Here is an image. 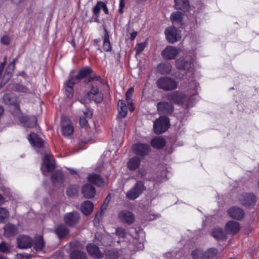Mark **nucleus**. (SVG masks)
Listing matches in <instances>:
<instances>
[{
  "label": "nucleus",
  "instance_id": "nucleus-1",
  "mask_svg": "<svg viewBox=\"0 0 259 259\" xmlns=\"http://www.w3.org/2000/svg\"><path fill=\"white\" fill-rule=\"evenodd\" d=\"M157 87L164 91H170L176 89L178 82L174 78L168 76H162L156 81Z\"/></svg>",
  "mask_w": 259,
  "mask_h": 259
},
{
  "label": "nucleus",
  "instance_id": "nucleus-2",
  "mask_svg": "<svg viewBox=\"0 0 259 259\" xmlns=\"http://www.w3.org/2000/svg\"><path fill=\"white\" fill-rule=\"evenodd\" d=\"M146 189L144 182L138 181L134 186L126 193V197L129 200H135L138 198L146 190Z\"/></svg>",
  "mask_w": 259,
  "mask_h": 259
},
{
  "label": "nucleus",
  "instance_id": "nucleus-3",
  "mask_svg": "<svg viewBox=\"0 0 259 259\" xmlns=\"http://www.w3.org/2000/svg\"><path fill=\"white\" fill-rule=\"evenodd\" d=\"M169 126L168 118L165 116H161L154 122L153 130L155 134H161L167 131Z\"/></svg>",
  "mask_w": 259,
  "mask_h": 259
},
{
  "label": "nucleus",
  "instance_id": "nucleus-4",
  "mask_svg": "<svg viewBox=\"0 0 259 259\" xmlns=\"http://www.w3.org/2000/svg\"><path fill=\"white\" fill-rule=\"evenodd\" d=\"M217 254V250L215 248H209L206 251L196 249L192 251V256L193 259H213Z\"/></svg>",
  "mask_w": 259,
  "mask_h": 259
},
{
  "label": "nucleus",
  "instance_id": "nucleus-5",
  "mask_svg": "<svg viewBox=\"0 0 259 259\" xmlns=\"http://www.w3.org/2000/svg\"><path fill=\"white\" fill-rule=\"evenodd\" d=\"M165 34L167 41L173 44L181 39L180 31L175 27L170 26L165 30Z\"/></svg>",
  "mask_w": 259,
  "mask_h": 259
},
{
  "label": "nucleus",
  "instance_id": "nucleus-6",
  "mask_svg": "<svg viewBox=\"0 0 259 259\" xmlns=\"http://www.w3.org/2000/svg\"><path fill=\"white\" fill-rule=\"evenodd\" d=\"M3 100L5 104L11 106L10 110L11 112L14 110L13 114L16 115L19 113V104L10 94H5L3 97Z\"/></svg>",
  "mask_w": 259,
  "mask_h": 259
},
{
  "label": "nucleus",
  "instance_id": "nucleus-7",
  "mask_svg": "<svg viewBox=\"0 0 259 259\" xmlns=\"http://www.w3.org/2000/svg\"><path fill=\"white\" fill-rule=\"evenodd\" d=\"M238 200L245 207L253 206L256 203V197L252 193H244L241 195Z\"/></svg>",
  "mask_w": 259,
  "mask_h": 259
},
{
  "label": "nucleus",
  "instance_id": "nucleus-8",
  "mask_svg": "<svg viewBox=\"0 0 259 259\" xmlns=\"http://www.w3.org/2000/svg\"><path fill=\"white\" fill-rule=\"evenodd\" d=\"M79 214L76 211L66 213L64 216V221L66 225L70 227L76 225L79 222Z\"/></svg>",
  "mask_w": 259,
  "mask_h": 259
},
{
  "label": "nucleus",
  "instance_id": "nucleus-9",
  "mask_svg": "<svg viewBox=\"0 0 259 259\" xmlns=\"http://www.w3.org/2000/svg\"><path fill=\"white\" fill-rule=\"evenodd\" d=\"M134 152L140 156H144L149 153L151 150L150 146L145 143H138L133 145Z\"/></svg>",
  "mask_w": 259,
  "mask_h": 259
},
{
  "label": "nucleus",
  "instance_id": "nucleus-10",
  "mask_svg": "<svg viewBox=\"0 0 259 259\" xmlns=\"http://www.w3.org/2000/svg\"><path fill=\"white\" fill-rule=\"evenodd\" d=\"M158 112L160 114H170L174 111V107L171 104L163 101L157 104Z\"/></svg>",
  "mask_w": 259,
  "mask_h": 259
},
{
  "label": "nucleus",
  "instance_id": "nucleus-11",
  "mask_svg": "<svg viewBox=\"0 0 259 259\" xmlns=\"http://www.w3.org/2000/svg\"><path fill=\"white\" fill-rule=\"evenodd\" d=\"M17 246L21 249H26L31 247L33 240L31 238L26 235L19 236L17 239Z\"/></svg>",
  "mask_w": 259,
  "mask_h": 259
},
{
  "label": "nucleus",
  "instance_id": "nucleus-12",
  "mask_svg": "<svg viewBox=\"0 0 259 259\" xmlns=\"http://www.w3.org/2000/svg\"><path fill=\"white\" fill-rule=\"evenodd\" d=\"M179 53V50L172 46H168L161 52L162 57L167 60L174 59Z\"/></svg>",
  "mask_w": 259,
  "mask_h": 259
},
{
  "label": "nucleus",
  "instance_id": "nucleus-13",
  "mask_svg": "<svg viewBox=\"0 0 259 259\" xmlns=\"http://www.w3.org/2000/svg\"><path fill=\"white\" fill-rule=\"evenodd\" d=\"M176 66L179 69L187 70L190 72L191 75L193 74V65L191 62L179 59L176 61Z\"/></svg>",
  "mask_w": 259,
  "mask_h": 259
},
{
  "label": "nucleus",
  "instance_id": "nucleus-14",
  "mask_svg": "<svg viewBox=\"0 0 259 259\" xmlns=\"http://www.w3.org/2000/svg\"><path fill=\"white\" fill-rule=\"evenodd\" d=\"M185 97V94L178 91L169 93L166 95V99L168 100L178 104L183 103Z\"/></svg>",
  "mask_w": 259,
  "mask_h": 259
},
{
  "label": "nucleus",
  "instance_id": "nucleus-15",
  "mask_svg": "<svg viewBox=\"0 0 259 259\" xmlns=\"http://www.w3.org/2000/svg\"><path fill=\"white\" fill-rule=\"evenodd\" d=\"M228 214L232 218L240 220L243 218L245 213L240 208L238 207H232L227 210Z\"/></svg>",
  "mask_w": 259,
  "mask_h": 259
},
{
  "label": "nucleus",
  "instance_id": "nucleus-16",
  "mask_svg": "<svg viewBox=\"0 0 259 259\" xmlns=\"http://www.w3.org/2000/svg\"><path fill=\"white\" fill-rule=\"evenodd\" d=\"M96 191L95 187L91 184H87L81 188V193L86 199L93 198L96 195Z\"/></svg>",
  "mask_w": 259,
  "mask_h": 259
},
{
  "label": "nucleus",
  "instance_id": "nucleus-17",
  "mask_svg": "<svg viewBox=\"0 0 259 259\" xmlns=\"http://www.w3.org/2000/svg\"><path fill=\"white\" fill-rule=\"evenodd\" d=\"M62 132L64 136H68L72 134L73 127L70 124L69 121L67 117H62Z\"/></svg>",
  "mask_w": 259,
  "mask_h": 259
},
{
  "label": "nucleus",
  "instance_id": "nucleus-18",
  "mask_svg": "<svg viewBox=\"0 0 259 259\" xmlns=\"http://www.w3.org/2000/svg\"><path fill=\"white\" fill-rule=\"evenodd\" d=\"M44 165L48 172H51L55 168V162L52 155L46 154L44 159Z\"/></svg>",
  "mask_w": 259,
  "mask_h": 259
},
{
  "label": "nucleus",
  "instance_id": "nucleus-19",
  "mask_svg": "<svg viewBox=\"0 0 259 259\" xmlns=\"http://www.w3.org/2000/svg\"><path fill=\"white\" fill-rule=\"evenodd\" d=\"M118 217L122 222L131 225L133 223L134 221V216L133 214L127 210H123L118 214Z\"/></svg>",
  "mask_w": 259,
  "mask_h": 259
},
{
  "label": "nucleus",
  "instance_id": "nucleus-20",
  "mask_svg": "<svg viewBox=\"0 0 259 259\" xmlns=\"http://www.w3.org/2000/svg\"><path fill=\"white\" fill-rule=\"evenodd\" d=\"M87 249L89 254L94 258H100L103 256L102 253L100 251L98 247L94 244H88Z\"/></svg>",
  "mask_w": 259,
  "mask_h": 259
},
{
  "label": "nucleus",
  "instance_id": "nucleus-21",
  "mask_svg": "<svg viewBox=\"0 0 259 259\" xmlns=\"http://www.w3.org/2000/svg\"><path fill=\"white\" fill-rule=\"evenodd\" d=\"M225 230L228 233L235 234L240 230V225L238 222L230 221L226 224Z\"/></svg>",
  "mask_w": 259,
  "mask_h": 259
},
{
  "label": "nucleus",
  "instance_id": "nucleus-22",
  "mask_svg": "<svg viewBox=\"0 0 259 259\" xmlns=\"http://www.w3.org/2000/svg\"><path fill=\"white\" fill-rule=\"evenodd\" d=\"M4 235L7 237L14 236L18 233V228L11 224H8L4 227Z\"/></svg>",
  "mask_w": 259,
  "mask_h": 259
},
{
  "label": "nucleus",
  "instance_id": "nucleus-23",
  "mask_svg": "<svg viewBox=\"0 0 259 259\" xmlns=\"http://www.w3.org/2000/svg\"><path fill=\"white\" fill-rule=\"evenodd\" d=\"M32 245L33 248L36 251H40L45 246V242L42 236L40 235L35 236L33 239Z\"/></svg>",
  "mask_w": 259,
  "mask_h": 259
},
{
  "label": "nucleus",
  "instance_id": "nucleus-24",
  "mask_svg": "<svg viewBox=\"0 0 259 259\" xmlns=\"http://www.w3.org/2000/svg\"><path fill=\"white\" fill-rule=\"evenodd\" d=\"M28 140L30 143L35 147L41 148L43 146V140L34 133H31L29 134Z\"/></svg>",
  "mask_w": 259,
  "mask_h": 259
},
{
  "label": "nucleus",
  "instance_id": "nucleus-25",
  "mask_svg": "<svg viewBox=\"0 0 259 259\" xmlns=\"http://www.w3.org/2000/svg\"><path fill=\"white\" fill-rule=\"evenodd\" d=\"M88 181L96 185L97 186L102 187L104 186V181L102 177L98 174H92L88 177Z\"/></svg>",
  "mask_w": 259,
  "mask_h": 259
},
{
  "label": "nucleus",
  "instance_id": "nucleus-26",
  "mask_svg": "<svg viewBox=\"0 0 259 259\" xmlns=\"http://www.w3.org/2000/svg\"><path fill=\"white\" fill-rule=\"evenodd\" d=\"M20 121L22 122H25V125L27 127L32 128L37 125V120L35 116L28 117L27 116H22L19 118Z\"/></svg>",
  "mask_w": 259,
  "mask_h": 259
},
{
  "label": "nucleus",
  "instance_id": "nucleus-27",
  "mask_svg": "<svg viewBox=\"0 0 259 259\" xmlns=\"http://www.w3.org/2000/svg\"><path fill=\"white\" fill-rule=\"evenodd\" d=\"M93 203L89 200L85 201L80 206L81 212L86 215H90L93 211Z\"/></svg>",
  "mask_w": 259,
  "mask_h": 259
},
{
  "label": "nucleus",
  "instance_id": "nucleus-28",
  "mask_svg": "<svg viewBox=\"0 0 259 259\" xmlns=\"http://www.w3.org/2000/svg\"><path fill=\"white\" fill-rule=\"evenodd\" d=\"M52 182L55 186L62 184L64 180V176L60 171H55L51 177Z\"/></svg>",
  "mask_w": 259,
  "mask_h": 259
},
{
  "label": "nucleus",
  "instance_id": "nucleus-29",
  "mask_svg": "<svg viewBox=\"0 0 259 259\" xmlns=\"http://www.w3.org/2000/svg\"><path fill=\"white\" fill-rule=\"evenodd\" d=\"M151 145L154 148L160 149L165 146V141L161 137H156L152 139Z\"/></svg>",
  "mask_w": 259,
  "mask_h": 259
},
{
  "label": "nucleus",
  "instance_id": "nucleus-30",
  "mask_svg": "<svg viewBox=\"0 0 259 259\" xmlns=\"http://www.w3.org/2000/svg\"><path fill=\"white\" fill-rule=\"evenodd\" d=\"M157 69L161 74H168L171 72L172 66L169 63H161L157 66Z\"/></svg>",
  "mask_w": 259,
  "mask_h": 259
},
{
  "label": "nucleus",
  "instance_id": "nucleus-31",
  "mask_svg": "<svg viewBox=\"0 0 259 259\" xmlns=\"http://www.w3.org/2000/svg\"><path fill=\"white\" fill-rule=\"evenodd\" d=\"M15 61L16 59H14L13 61L8 65L4 76L3 79L4 81H7L11 78L15 68Z\"/></svg>",
  "mask_w": 259,
  "mask_h": 259
},
{
  "label": "nucleus",
  "instance_id": "nucleus-32",
  "mask_svg": "<svg viewBox=\"0 0 259 259\" xmlns=\"http://www.w3.org/2000/svg\"><path fill=\"white\" fill-rule=\"evenodd\" d=\"M140 164V159L138 157H133L127 163V167L131 170L136 169Z\"/></svg>",
  "mask_w": 259,
  "mask_h": 259
},
{
  "label": "nucleus",
  "instance_id": "nucleus-33",
  "mask_svg": "<svg viewBox=\"0 0 259 259\" xmlns=\"http://www.w3.org/2000/svg\"><path fill=\"white\" fill-rule=\"evenodd\" d=\"M105 34L103 38V49L106 52H110L112 47L109 40V35L106 29L104 28Z\"/></svg>",
  "mask_w": 259,
  "mask_h": 259
},
{
  "label": "nucleus",
  "instance_id": "nucleus-34",
  "mask_svg": "<svg viewBox=\"0 0 259 259\" xmlns=\"http://www.w3.org/2000/svg\"><path fill=\"white\" fill-rule=\"evenodd\" d=\"M92 71V69L89 67L84 68L81 69L79 71L78 73L75 76L76 79L79 81L81 79L91 74Z\"/></svg>",
  "mask_w": 259,
  "mask_h": 259
},
{
  "label": "nucleus",
  "instance_id": "nucleus-35",
  "mask_svg": "<svg viewBox=\"0 0 259 259\" xmlns=\"http://www.w3.org/2000/svg\"><path fill=\"white\" fill-rule=\"evenodd\" d=\"M118 116L121 118H124L127 114V107L122 100H119L118 102Z\"/></svg>",
  "mask_w": 259,
  "mask_h": 259
},
{
  "label": "nucleus",
  "instance_id": "nucleus-36",
  "mask_svg": "<svg viewBox=\"0 0 259 259\" xmlns=\"http://www.w3.org/2000/svg\"><path fill=\"white\" fill-rule=\"evenodd\" d=\"M211 234L214 238L218 240H224L226 238V236L222 228H214L212 230Z\"/></svg>",
  "mask_w": 259,
  "mask_h": 259
},
{
  "label": "nucleus",
  "instance_id": "nucleus-37",
  "mask_svg": "<svg viewBox=\"0 0 259 259\" xmlns=\"http://www.w3.org/2000/svg\"><path fill=\"white\" fill-rule=\"evenodd\" d=\"M55 232L59 238H62L68 233V230L64 225H60L55 229Z\"/></svg>",
  "mask_w": 259,
  "mask_h": 259
},
{
  "label": "nucleus",
  "instance_id": "nucleus-38",
  "mask_svg": "<svg viewBox=\"0 0 259 259\" xmlns=\"http://www.w3.org/2000/svg\"><path fill=\"white\" fill-rule=\"evenodd\" d=\"M176 9L183 11H187L189 7L188 0H175Z\"/></svg>",
  "mask_w": 259,
  "mask_h": 259
},
{
  "label": "nucleus",
  "instance_id": "nucleus-39",
  "mask_svg": "<svg viewBox=\"0 0 259 259\" xmlns=\"http://www.w3.org/2000/svg\"><path fill=\"white\" fill-rule=\"evenodd\" d=\"M70 259H87L85 252L77 250H73L70 255Z\"/></svg>",
  "mask_w": 259,
  "mask_h": 259
},
{
  "label": "nucleus",
  "instance_id": "nucleus-40",
  "mask_svg": "<svg viewBox=\"0 0 259 259\" xmlns=\"http://www.w3.org/2000/svg\"><path fill=\"white\" fill-rule=\"evenodd\" d=\"M9 213L8 210L4 207H0V223H3L9 218Z\"/></svg>",
  "mask_w": 259,
  "mask_h": 259
},
{
  "label": "nucleus",
  "instance_id": "nucleus-41",
  "mask_svg": "<svg viewBox=\"0 0 259 259\" xmlns=\"http://www.w3.org/2000/svg\"><path fill=\"white\" fill-rule=\"evenodd\" d=\"M78 188L76 186H70L66 190V194L69 197H73L77 195Z\"/></svg>",
  "mask_w": 259,
  "mask_h": 259
},
{
  "label": "nucleus",
  "instance_id": "nucleus-42",
  "mask_svg": "<svg viewBox=\"0 0 259 259\" xmlns=\"http://www.w3.org/2000/svg\"><path fill=\"white\" fill-rule=\"evenodd\" d=\"M78 82V80L76 79L75 76L69 79L66 83V91L69 90V92L71 93L73 85Z\"/></svg>",
  "mask_w": 259,
  "mask_h": 259
},
{
  "label": "nucleus",
  "instance_id": "nucleus-43",
  "mask_svg": "<svg viewBox=\"0 0 259 259\" xmlns=\"http://www.w3.org/2000/svg\"><path fill=\"white\" fill-rule=\"evenodd\" d=\"M170 19L173 23L181 22L182 20V14L179 12L172 13Z\"/></svg>",
  "mask_w": 259,
  "mask_h": 259
},
{
  "label": "nucleus",
  "instance_id": "nucleus-44",
  "mask_svg": "<svg viewBox=\"0 0 259 259\" xmlns=\"http://www.w3.org/2000/svg\"><path fill=\"white\" fill-rule=\"evenodd\" d=\"M100 93L99 91V89L97 86H95L92 85L91 87V91L88 93L87 96L90 101L92 100V97L94 95H97V94Z\"/></svg>",
  "mask_w": 259,
  "mask_h": 259
},
{
  "label": "nucleus",
  "instance_id": "nucleus-45",
  "mask_svg": "<svg viewBox=\"0 0 259 259\" xmlns=\"http://www.w3.org/2000/svg\"><path fill=\"white\" fill-rule=\"evenodd\" d=\"M105 254L109 259H116L118 257V253L115 250L106 251Z\"/></svg>",
  "mask_w": 259,
  "mask_h": 259
},
{
  "label": "nucleus",
  "instance_id": "nucleus-46",
  "mask_svg": "<svg viewBox=\"0 0 259 259\" xmlns=\"http://www.w3.org/2000/svg\"><path fill=\"white\" fill-rule=\"evenodd\" d=\"M92 100H93L96 103H101L103 100V94L101 92H100L97 94V95H93L92 97Z\"/></svg>",
  "mask_w": 259,
  "mask_h": 259
},
{
  "label": "nucleus",
  "instance_id": "nucleus-47",
  "mask_svg": "<svg viewBox=\"0 0 259 259\" xmlns=\"http://www.w3.org/2000/svg\"><path fill=\"white\" fill-rule=\"evenodd\" d=\"M102 2H98L95 6L94 7L93 12L96 17H98L99 15V13L102 9Z\"/></svg>",
  "mask_w": 259,
  "mask_h": 259
},
{
  "label": "nucleus",
  "instance_id": "nucleus-48",
  "mask_svg": "<svg viewBox=\"0 0 259 259\" xmlns=\"http://www.w3.org/2000/svg\"><path fill=\"white\" fill-rule=\"evenodd\" d=\"M17 90L20 92H22L26 94L32 93L34 92L33 90H29L27 88L21 85H18Z\"/></svg>",
  "mask_w": 259,
  "mask_h": 259
},
{
  "label": "nucleus",
  "instance_id": "nucleus-49",
  "mask_svg": "<svg viewBox=\"0 0 259 259\" xmlns=\"http://www.w3.org/2000/svg\"><path fill=\"white\" fill-rule=\"evenodd\" d=\"M94 80L98 81L101 84L103 83V80L101 78V77L100 76L97 75L96 74H94L92 76L88 78V81L85 80V81L87 83H89V82L93 81Z\"/></svg>",
  "mask_w": 259,
  "mask_h": 259
},
{
  "label": "nucleus",
  "instance_id": "nucleus-50",
  "mask_svg": "<svg viewBox=\"0 0 259 259\" xmlns=\"http://www.w3.org/2000/svg\"><path fill=\"white\" fill-rule=\"evenodd\" d=\"M0 251L8 253L10 251V246L5 242H2L0 244Z\"/></svg>",
  "mask_w": 259,
  "mask_h": 259
},
{
  "label": "nucleus",
  "instance_id": "nucleus-51",
  "mask_svg": "<svg viewBox=\"0 0 259 259\" xmlns=\"http://www.w3.org/2000/svg\"><path fill=\"white\" fill-rule=\"evenodd\" d=\"M134 92V89L133 88H130L126 93V99L127 103L131 104L132 103L131 97Z\"/></svg>",
  "mask_w": 259,
  "mask_h": 259
},
{
  "label": "nucleus",
  "instance_id": "nucleus-52",
  "mask_svg": "<svg viewBox=\"0 0 259 259\" xmlns=\"http://www.w3.org/2000/svg\"><path fill=\"white\" fill-rule=\"evenodd\" d=\"M116 234L120 237L124 238L125 236V230L121 228H118L116 229Z\"/></svg>",
  "mask_w": 259,
  "mask_h": 259
},
{
  "label": "nucleus",
  "instance_id": "nucleus-53",
  "mask_svg": "<svg viewBox=\"0 0 259 259\" xmlns=\"http://www.w3.org/2000/svg\"><path fill=\"white\" fill-rule=\"evenodd\" d=\"M145 47L146 45L144 43L138 44L136 47L137 54L141 53L144 50Z\"/></svg>",
  "mask_w": 259,
  "mask_h": 259
},
{
  "label": "nucleus",
  "instance_id": "nucleus-54",
  "mask_svg": "<svg viewBox=\"0 0 259 259\" xmlns=\"http://www.w3.org/2000/svg\"><path fill=\"white\" fill-rule=\"evenodd\" d=\"M10 41H11L10 37L9 36L6 35L3 36L1 39V42L3 44L5 45H9Z\"/></svg>",
  "mask_w": 259,
  "mask_h": 259
},
{
  "label": "nucleus",
  "instance_id": "nucleus-55",
  "mask_svg": "<svg viewBox=\"0 0 259 259\" xmlns=\"http://www.w3.org/2000/svg\"><path fill=\"white\" fill-rule=\"evenodd\" d=\"M79 124L82 127H85L88 125V122L87 120L84 117H81L79 119Z\"/></svg>",
  "mask_w": 259,
  "mask_h": 259
},
{
  "label": "nucleus",
  "instance_id": "nucleus-56",
  "mask_svg": "<svg viewBox=\"0 0 259 259\" xmlns=\"http://www.w3.org/2000/svg\"><path fill=\"white\" fill-rule=\"evenodd\" d=\"M30 256V255L23 253H18L16 255L17 259H29Z\"/></svg>",
  "mask_w": 259,
  "mask_h": 259
},
{
  "label": "nucleus",
  "instance_id": "nucleus-57",
  "mask_svg": "<svg viewBox=\"0 0 259 259\" xmlns=\"http://www.w3.org/2000/svg\"><path fill=\"white\" fill-rule=\"evenodd\" d=\"M102 217V212H98L96 214L94 220V224H98L100 222V219Z\"/></svg>",
  "mask_w": 259,
  "mask_h": 259
},
{
  "label": "nucleus",
  "instance_id": "nucleus-58",
  "mask_svg": "<svg viewBox=\"0 0 259 259\" xmlns=\"http://www.w3.org/2000/svg\"><path fill=\"white\" fill-rule=\"evenodd\" d=\"M125 0H120L119 1V13L120 14H122L123 13V9L125 6Z\"/></svg>",
  "mask_w": 259,
  "mask_h": 259
},
{
  "label": "nucleus",
  "instance_id": "nucleus-59",
  "mask_svg": "<svg viewBox=\"0 0 259 259\" xmlns=\"http://www.w3.org/2000/svg\"><path fill=\"white\" fill-rule=\"evenodd\" d=\"M6 62H7V58H6V57H5L4 58V62H2L0 64V75H1V74L2 73V72L4 70Z\"/></svg>",
  "mask_w": 259,
  "mask_h": 259
},
{
  "label": "nucleus",
  "instance_id": "nucleus-60",
  "mask_svg": "<svg viewBox=\"0 0 259 259\" xmlns=\"http://www.w3.org/2000/svg\"><path fill=\"white\" fill-rule=\"evenodd\" d=\"M83 113L87 118H91L92 116V111L90 110H88L86 112H84Z\"/></svg>",
  "mask_w": 259,
  "mask_h": 259
},
{
  "label": "nucleus",
  "instance_id": "nucleus-61",
  "mask_svg": "<svg viewBox=\"0 0 259 259\" xmlns=\"http://www.w3.org/2000/svg\"><path fill=\"white\" fill-rule=\"evenodd\" d=\"M102 9L103 10V11H104L105 14H108V10L107 7V6H106V4H105L103 2H102Z\"/></svg>",
  "mask_w": 259,
  "mask_h": 259
},
{
  "label": "nucleus",
  "instance_id": "nucleus-62",
  "mask_svg": "<svg viewBox=\"0 0 259 259\" xmlns=\"http://www.w3.org/2000/svg\"><path fill=\"white\" fill-rule=\"evenodd\" d=\"M137 35V32H132L131 34L130 37L131 40H134L135 38V37H136Z\"/></svg>",
  "mask_w": 259,
  "mask_h": 259
},
{
  "label": "nucleus",
  "instance_id": "nucleus-63",
  "mask_svg": "<svg viewBox=\"0 0 259 259\" xmlns=\"http://www.w3.org/2000/svg\"><path fill=\"white\" fill-rule=\"evenodd\" d=\"M5 202V199L3 196L0 195V205L2 204Z\"/></svg>",
  "mask_w": 259,
  "mask_h": 259
},
{
  "label": "nucleus",
  "instance_id": "nucleus-64",
  "mask_svg": "<svg viewBox=\"0 0 259 259\" xmlns=\"http://www.w3.org/2000/svg\"><path fill=\"white\" fill-rule=\"evenodd\" d=\"M100 42V40L96 39L94 40V45L96 46H99V43Z\"/></svg>",
  "mask_w": 259,
  "mask_h": 259
}]
</instances>
